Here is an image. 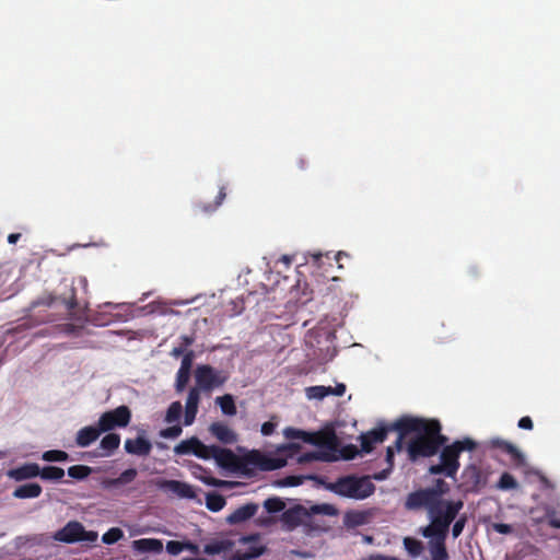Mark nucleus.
I'll return each mask as SVG.
<instances>
[{"label": "nucleus", "mask_w": 560, "mask_h": 560, "mask_svg": "<svg viewBox=\"0 0 560 560\" xmlns=\"http://www.w3.org/2000/svg\"><path fill=\"white\" fill-rule=\"evenodd\" d=\"M392 429L398 432L395 442L397 452L402 450L405 438L415 433L407 444L408 457L412 462L436 455L448 441L447 436L441 433V423L435 419L402 417L393 423Z\"/></svg>", "instance_id": "f257e3e1"}, {"label": "nucleus", "mask_w": 560, "mask_h": 560, "mask_svg": "<svg viewBox=\"0 0 560 560\" xmlns=\"http://www.w3.org/2000/svg\"><path fill=\"white\" fill-rule=\"evenodd\" d=\"M429 498V500L421 501H405V509L415 512H427L430 523L422 527L421 530H427L431 535H435L440 532L448 533L451 524L456 520L464 508V501L460 499Z\"/></svg>", "instance_id": "f03ea898"}, {"label": "nucleus", "mask_w": 560, "mask_h": 560, "mask_svg": "<svg viewBox=\"0 0 560 560\" xmlns=\"http://www.w3.org/2000/svg\"><path fill=\"white\" fill-rule=\"evenodd\" d=\"M326 489L340 497L363 500L374 493L375 486L368 476L348 475L327 483Z\"/></svg>", "instance_id": "7ed1b4c3"}, {"label": "nucleus", "mask_w": 560, "mask_h": 560, "mask_svg": "<svg viewBox=\"0 0 560 560\" xmlns=\"http://www.w3.org/2000/svg\"><path fill=\"white\" fill-rule=\"evenodd\" d=\"M194 376L195 386L207 394L223 386L230 377L226 371L218 370L209 364L197 365Z\"/></svg>", "instance_id": "20e7f679"}, {"label": "nucleus", "mask_w": 560, "mask_h": 560, "mask_svg": "<svg viewBox=\"0 0 560 560\" xmlns=\"http://www.w3.org/2000/svg\"><path fill=\"white\" fill-rule=\"evenodd\" d=\"M57 303H61L66 306L69 318L82 319L84 317V310L79 306L77 292L72 285L67 293H62L61 295L47 294L34 301L32 306L37 307L43 305L51 307Z\"/></svg>", "instance_id": "39448f33"}, {"label": "nucleus", "mask_w": 560, "mask_h": 560, "mask_svg": "<svg viewBox=\"0 0 560 560\" xmlns=\"http://www.w3.org/2000/svg\"><path fill=\"white\" fill-rule=\"evenodd\" d=\"M334 508L328 504L314 505L310 510L303 505H295L285 510L281 515V521L288 529L292 530L302 524H305L313 514L324 513L332 514Z\"/></svg>", "instance_id": "423d86ee"}, {"label": "nucleus", "mask_w": 560, "mask_h": 560, "mask_svg": "<svg viewBox=\"0 0 560 560\" xmlns=\"http://www.w3.org/2000/svg\"><path fill=\"white\" fill-rule=\"evenodd\" d=\"M52 537L55 540L65 544L79 541L94 542L97 540L98 534L94 530H85L84 526L78 521H70L57 530Z\"/></svg>", "instance_id": "0eeeda50"}, {"label": "nucleus", "mask_w": 560, "mask_h": 560, "mask_svg": "<svg viewBox=\"0 0 560 560\" xmlns=\"http://www.w3.org/2000/svg\"><path fill=\"white\" fill-rule=\"evenodd\" d=\"M440 463L429 467L430 475L454 478L459 469V454L453 444L442 446Z\"/></svg>", "instance_id": "6e6552de"}, {"label": "nucleus", "mask_w": 560, "mask_h": 560, "mask_svg": "<svg viewBox=\"0 0 560 560\" xmlns=\"http://www.w3.org/2000/svg\"><path fill=\"white\" fill-rule=\"evenodd\" d=\"M131 420V410L129 407L121 405L113 410L101 415L98 425L103 432H109L115 428H126Z\"/></svg>", "instance_id": "1a4fd4ad"}, {"label": "nucleus", "mask_w": 560, "mask_h": 560, "mask_svg": "<svg viewBox=\"0 0 560 560\" xmlns=\"http://www.w3.org/2000/svg\"><path fill=\"white\" fill-rule=\"evenodd\" d=\"M259 539L260 537L258 534L242 536L238 542L248 547L245 551L236 550L232 555L231 560H252L264 555L266 547L259 544Z\"/></svg>", "instance_id": "9d476101"}, {"label": "nucleus", "mask_w": 560, "mask_h": 560, "mask_svg": "<svg viewBox=\"0 0 560 560\" xmlns=\"http://www.w3.org/2000/svg\"><path fill=\"white\" fill-rule=\"evenodd\" d=\"M450 485L444 479H436L433 486L419 488L408 493L405 501L429 500V497L440 499L444 498L450 492Z\"/></svg>", "instance_id": "9b49d317"}, {"label": "nucleus", "mask_w": 560, "mask_h": 560, "mask_svg": "<svg viewBox=\"0 0 560 560\" xmlns=\"http://www.w3.org/2000/svg\"><path fill=\"white\" fill-rule=\"evenodd\" d=\"M447 534L446 532H440L431 535L427 530H421V535L429 538L428 548L432 560H448L450 557L445 546Z\"/></svg>", "instance_id": "f8f14e48"}, {"label": "nucleus", "mask_w": 560, "mask_h": 560, "mask_svg": "<svg viewBox=\"0 0 560 560\" xmlns=\"http://www.w3.org/2000/svg\"><path fill=\"white\" fill-rule=\"evenodd\" d=\"M463 487L467 492H478L482 487L486 486V477L483 476L481 469L470 464L466 466L462 472Z\"/></svg>", "instance_id": "ddd939ff"}, {"label": "nucleus", "mask_w": 560, "mask_h": 560, "mask_svg": "<svg viewBox=\"0 0 560 560\" xmlns=\"http://www.w3.org/2000/svg\"><path fill=\"white\" fill-rule=\"evenodd\" d=\"M392 428L393 424L389 427H380L362 433L359 438L361 441V451L363 453H371L374 450L375 444L383 443L386 440L389 431H395Z\"/></svg>", "instance_id": "4468645a"}, {"label": "nucleus", "mask_w": 560, "mask_h": 560, "mask_svg": "<svg viewBox=\"0 0 560 560\" xmlns=\"http://www.w3.org/2000/svg\"><path fill=\"white\" fill-rule=\"evenodd\" d=\"M243 464L258 467L261 470H273L282 466L280 459L269 458L258 451H253L241 458V466Z\"/></svg>", "instance_id": "2eb2a0df"}, {"label": "nucleus", "mask_w": 560, "mask_h": 560, "mask_svg": "<svg viewBox=\"0 0 560 560\" xmlns=\"http://www.w3.org/2000/svg\"><path fill=\"white\" fill-rule=\"evenodd\" d=\"M305 443L334 451L338 445V439L335 431L328 429L317 432H308Z\"/></svg>", "instance_id": "dca6fc26"}, {"label": "nucleus", "mask_w": 560, "mask_h": 560, "mask_svg": "<svg viewBox=\"0 0 560 560\" xmlns=\"http://www.w3.org/2000/svg\"><path fill=\"white\" fill-rule=\"evenodd\" d=\"M490 448H498L501 452L510 455L511 462L515 466H523L525 464V457L522 452L512 443L502 439H491L488 443Z\"/></svg>", "instance_id": "f3484780"}, {"label": "nucleus", "mask_w": 560, "mask_h": 560, "mask_svg": "<svg viewBox=\"0 0 560 560\" xmlns=\"http://www.w3.org/2000/svg\"><path fill=\"white\" fill-rule=\"evenodd\" d=\"M200 390L196 386L191 387L188 392L186 405H185V415H184V424L190 425L194 423L196 416L198 413V407L200 402Z\"/></svg>", "instance_id": "a211bd4d"}, {"label": "nucleus", "mask_w": 560, "mask_h": 560, "mask_svg": "<svg viewBox=\"0 0 560 560\" xmlns=\"http://www.w3.org/2000/svg\"><path fill=\"white\" fill-rule=\"evenodd\" d=\"M213 459L222 468L240 469L241 458L231 450L215 446Z\"/></svg>", "instance_id": "6ab92c4d"}, {"label": "nucleus", "mask_w": 560, "mask_h": 560, "mask_svg": "<svg viewBox=\"0 0 560 560\" xmlns=\"http://www.w3.org/2000/svg\"><path fill=\"white\" fill-rule=\"evenodd\" d=\"M39 474V465L36 463H25L7 472L9 478L18 482L36 478Z\"/></svg>", "instance_id": "aec40b11"}, {"label": "nucleus", "mask_w": 560, "mask_h": 560, "mask_svg": "<svg viewBox=\"0 0 560 560\" xmlns=\"http://www.w3.org/2000/svg\"><path fill=\"white\" fill-rule=\"evenodd\" d=\"M125 451L128 454L144 457L150 455L152 451V443L143 436H137L136 439H127L125 441Z\"/></svg>", "instance_id": "412c9836"}, {"label": "nucleus", "mask_w": 560, "mask_h": 560, "mask_svg": "<svg viewBox=\"0 0 560 560\" xmlns=\"http://www.w3.org/2000/svg\"><path fill=\"white\" fill-rule=\"evenodd\" d=\"M258 511V504L249 502L234 510L228 517L226 523L231 525L243 523L252 518Z\"/></svg>", "instance_id": "4be33fe9"}, {"label": "nucleus", "mask_w": 560, "mask_h": 560, "mask_svg": "<svg viewBox=\"0 0 560 560\" xmlns=\"http://www.w3.org/2000/svg\"><path fill=\"white\" fill-rule=\"evenodd\" d=\"M101 433H103V431L101 430V427L98 424L97 427H84L78 431L75 436V443L80 447H88L98 439Z\"/></svg>", "instance_id": "5701e85b"}, {"label": "nucleus", "mask_w": 560, "mask_h": 560, "mask_svg": "<svg viewBox=\"0 0 560 560\" xmlns=\"http://www.w3.org/2000/svg\"><path fill=\"white\" fill-rule=\"evenodd\" d=\"M209 431L213 436H215V439L224 444H233L237 441V436L234 431L223 422H213L210 425Z\"/></svg>", "instance_id": "b1692460"}, {"label": "nucleus", "mask_w": 560, "mask_h": 560, "mask_svg": "<svg viewBox=\"0 0 560 560\" xmlns=\"http://www.w3.org/2000/svg\"><path fill=\"white\" fill-rule=\"evenodd\" d=\"M163 487L179 498L194 499L196 497L194 488L183 481L166 480L164 481Z\"/></svg>", "instance_id": "393cba45"}, {"label": "nucleus", "mask_w": 560, "mask_h": 560, "mask_svg": "<svg viewBox=\"0 0 560 560\" xmlns=\"http://www.w3.org/2000/svg\"><path fill=\"white\" fill-rule=\"evenodd\" d=\"M132 547L139 552L160 553L163 550V544L156 538H141L133 540Z\"/></svg>", "instance_id": "a878e982"}, {"label": "nucleus", "mask_w": 560, "mask_h": 560, "mask_svg": "<svg viewBox=\"0 0 560 560\" xmlns=\"http://www.w3.org/2000/svg\"><path fill=\"white\" fill-rule=\"evenodd\" d=\"M42 492L43 488L40 485L30 482L15 488L12 494L16 499H35L38 498Z\"/></svg>", "instance_id": "bb28decb"}, {"label": "nucleus", "mask_w": 560, "mask_h": 560, "mask_svg": "<svg viewBox=\"0 0 560 560\" xmlns=\"http://www.w3.org/2000/svg\"><path fill=\"white\" fill-rule=\"evenodd\" d=\"M235 542L230 539L213 540L203 547V552L210 556L219 555L222 552L231 551Z\"/></svg>", "instance_id": "cd10ccee"}, {"label": "nucleus", "mask_w": 560, "mask_h": 560, "mask_svg": "<svg viewBox=\"0 0 560 560\" xmlns=\"http://www.w3.org/2000/svg\"><path fill=\"white\" fill-rule=\"evenodd\" d=\"M215 404L219 405L222 413L225 416H235L237 412L234 397L231 394L217 397Z\"/></svg>", "instance_id": "c85d7f7f"}, {"label": "nucleus", "mask_w": 560, "mask_h": 560, "mask_svg": "<svg viewBox=\"0 0 560 560\" xmlns=\"http://www.w3.org/2000/svg\"><path fill=\"white\" fill-rule=\"evenodd\" d=\"M120 445V435L118 433H108L101 440V448L105 451L104 455L109 456Z\"/></svg>", "instance_id": "c756f323"}, {"label": "nucleus", "mask_w": 560, "mask_h": 560, "mask_svg": "<svg viewBox=\"0 0 560 560\" xmlns=\"http://www.w3.org/2000/svg\"><path fill=\"white\" fill-rule=\"evenodd\" d=\"M199 442H200V440L196 436H192L187 440H183L174 447V452L177 455H185V454H194L195 455Z\"/></svg>", "instance_id": "7c9ffc66"}, {"label": "nucleus", "mask_w": 560, "mask_h": 560, "mask_svg": "<svg viewBox=\"0 0 560 560\" xmlns=\"http://www.w3.org/2000/svg\"><path fill=\"white\" fill-rule=\"evenodd\" d=\"M226 504L225 498L218 492H210L206 495V506L211 512L221 511Z\"/></svg>", "instance_id": "2f4dec72"}, {"label": "nucleus", "mask_w": 560, "mask_h": 560, "mask_svg": "<svg viewBox=\"0 0 560 560\" xmlns=\"http://www.w3.org/2000/svg\"><path fill=\"white\" fill-rule=\"evenodd\" d=\"M39 471L40 474L38 477H40L43 480L58 481L65 476V470L57 466H45L43 468L39 467Z\"/></svg>", "instance_id": "473e14b6"}, {"label": "nucleus", "mask_w": 560, "mask_h": 560, "mask_svg": "<svg viewBox=\"0 0 560 560\" xmlns=\"http://www.w3.org/2000/svg\"><path fill=\"white\" fill-rule=\"evenodd\" d=\"M226 197L225 187H221L213 203H198L196 207L200 212L211 213L215 211Z\"/></svg>", "instance_id": "72a5a7b5"}, {"label": "nucleus", "mask_w": 560, "mask_h": 560, "mask_svg": "<svg viewBox=\"0 0 560 560\" xmlns=\"http://www.w3.org/2000/svg\"><path fill=\"white\" fill-rule=\"evenodd\" d=\"M92 470L90 466L73 465L68 468V476L77 480H83L92 474Z\"/></svg>", "instance_id": "f704fd0d"}, {"label": "nucleus", "mask_w": 560, "mask_h": 560, "mask_svg": "<svg viewBox=\"0 0 560 560\" xmlns=\"http://www.w3.org/2000/svg\"><path fill=\"white\" fill-rule=\"evenodd\" d=\"M365 522H366V516L363 512L353 511V512H348L345 515V524L348 527H357V526L363 525Z\"/></svg>", "instance_id": "c9c22d12"}, {"label": "nucleus", "mask_w": 560, "mask_h": 560, "mask_svg": "<svg viewBox=\"0 0 560 560\" xmlns=\"http://www.w3.org/2000/svg\"><path fill=\"white\" fill-rule=\"evenodd\" d=\"M183 412V406L180 401H173L166 411L165 422L173 423L179 420Z\"/></svg>", "instance_id": "e433bc0d"}, {"label": "nucleus", "mask_w": 560, "mask_h": 560, "mask_svg": "<svg viewBox=\"0 0 560 560\" xmlns=\"http://www.w3.org/2000/svg\"><path fill=\"white\" fill-rule=\"evenodd\" d=\"M404 546L406 550L409 552V555L412 557H418L423 550L422 542L412 537H406L404 539Z\"/></svg>", "instance_id": "4c0bfd02"}, {"label": "nucleus", "mask_w": 560, "mask_h": 560, "mask_svg": "<svg viewBox=\"0 0 560 560\" xmlns=\"http://www.w3.org/2000/svg\"><path fill=\"white\" fill-rule=\"evenodd\" d=\"M264 508L268 513H279L284 510L285 503L278 497L268 498L264 502Z\"/></svg>", "instance_id": "58836bf2"}, {"label": "nucleus", "mask_w": 560, "mask_h": 560, "mask_svg": "<svg viewBox=\"0 0 560 560\" xmlns=\"http://www.w3.org/2000/svg\"><path fill=\"white\" fill-rule=\"evenodd\" d=\"M501 490H512L518 487L516 479L509 472H503L497 483Z\"/></svg>", "instance_id": "ea45409f"}, {"label": "nucleus", "mask_w": 560, "mask_h": 560, "mask_svg": "<svg viewBox=\"0 0 560 560\" xmlns=\"http://www.w3.org/2000/svg\"><path fill=\"white\" fill-rule=\"evenodd\" d=\"M122 537L124 532L119 527H112L102 536V541L106 545H113Z\"/></svg>", "instance_id": "a19ab883"}, {"label": "nucleus", "mask_w": 560, "mask_h": 560, "mask_svg": "<svg viewBox=\"0 0 560 560\" xmlns=\"http://www.w3.org/2000/svg\"><path fill=\"white\" fill-rule=\"evenodd\" d=\"M42 458L46 462H66L69 455L65 451L50 450L43 453Z\"/></svg>", "instance_id": "79ce46f5"}, {"label": "nucleus", "mask_w": 560, "mask_h": 560, "mask_svg": "<svg viewBox=\"0 0 560 560\" xmlns=\"http://www.w3.org/2000/svg\"><path fill=\"white\" fill-rule=\"evenodd\" d=\"M190 378V372L178 370L175 380L176 393H182L186 388Z\"/></svg>", "instance_id": "37998d69"}, {"label": "nucleus", "mask_w": 560, "mask_h": 560, "mask_svg": "<svg viewBox=\"0 0 560 560\" xmlns=\"http://www.w3.org/2000/svg\"><path fill=\"white\" fill-rule=\"evenodd\" d=\"M215 446L217 445H206L200 441L195 455L202 459H211L213 458Z\"/></svg>", "instance_id": "c03bdc74"}, {"label": "nucleus", "mask_w": 560, "mask_h": 560, "mask_svg": "<svg viewBox=\"0 0 560 560\" xmlns=\"http://www.w3.org/2000/svg\"><path fill=\"white\" fill-rule=\"evenodd\" d=\"M455 448L457 450L458 454L460 455L464 451H474L477 447V444L475 441H472L469 438H465L464 440H458L453 443Z\"/></svg>", "instance_id": "a18cd8bd"}, {"label": "nucleus", "mask_w": 560, "mask_h": 560, "mask_svg": "<svg viewBox=\"0 0 560 560\" xmlns=\"http://www.w3.org/2000/svg\"><path fill=\"white\" fill-rule=\"evenodd\" d=\"M284 435L289 440H301L305 442V439L308 436V432L301 429L287 428L284 430Z\"/></svg>", "instance_id": "49530a36"}, {"label": "nucleus", "mask_w": 560, "mask_h": 560, "mask_svg": "<svg viewBox=\"0 0 560 560\" xmlns=\"http://www.w3.org/2000/svg\"><path fill=\"white\" fill-rule=\"evenodd\" d=\"M453 523L454 524L452 527V535L454 538H458L462 535V533L466 526L467 516L465 514L457 516Z\"/></svg>", "instance_id": "de8ad7c7"}, {"label": "nucleus", "mask_w": 560, "mask_h": 560, "mask_svg": "<svg viewBox=\"0 0 560 560\" xmlns=\"http://www.w3.org/2000/svg\"><path fill=\"white\" fill-rule=\"evenodd\" d=\"M306 396L310 399H323L326 397L325 386L316 385L306 388Z\"/></svg>", "instance_id": "09e8293b"}, {"label": "nucleus", "mask_w": 560, "mask_h": 560, "mask_svg": "<svg viewBox=\"0 0 560 560\" xmlns=\"http://www.w3.org/2000/svg\"><path fill=\"white\" fill-rule=\"evenodd\" d=\"M359 450L355 445L349 444L340 450V457L346 460H351L357 457Z\"/></svg>", "instance_id": "8fccbe9b"}, {"label": "nucleus", "mask_w": 560, "mask_h": 560, "mask_svg": "<svg viewBox=\"0 0 560 560\" xmlns=\"http://www.w3.org/2000/svg\"><path fill=\"white\" fill-rule=\"evenodd\" d=\"M138 475L137 469L128 468L118 476V481L121 486L132 482Z\"/></svg>", "instance_id": "3c124183"}, {"label": "nucleus", "mask_w": 560, "mask_h": 560, "mask_svg": "<svg viewBox=\"0 0 560 560\" xmlns=\"http://www.w3.org/2000/svg\"><path fill=\"white\" fill-rule=\"evenodd\" d=\"M180 433H182V427L176 424V425L163 429L160 434H161V436H163L165 439H174V438L179 436Z\"/></svg>", "instance_id": "603ef678"}, {"label": "nucleus", "mask_w": 560, "mask_h": 560, "mask_svg": "<svg viewBox=\"0 0 560 560\" xmlns=\"http://www.w3.org/2000/svg\"><path fill=\"white\" fill-rule=\"evenodd\" d=\"M184 550V542L177 540H170L166 544V551L170 555L176 556Z\"/></svg>", "instance_id": "864d4df0"}, {"label": "nucleus", "mask_w": 560, "mask_h": 560, "mask_svg": "<svg viewBox=\"0 0 560 560\" xmlns=\"http://www.w3.org/2000/svg\"><path fill=\"white\" fill-rule=\"evenodd\" d=\"M192 360L194 352L191 350L187 351L182 359L180 366L178 370L191 372Z\"/></svg>", "instance_id": "5fc2aeb1"}, {"label": "nucleus", "mask_w": 560, "mask_h": 560, "mask_svg": "<svg viewBox=\"0 0 560 560\" xmlns=\"http://www.w3.org/2000/svg\"><path fill=\"white\" fill-rule=\"evenodd\" d=\"M492 528L499 533V534H503V535H508V534H511L513 532V528L510 524H504V523H494L492 525Z\"/></svg>", "instance_id": "6e6d98bb"}, {"label": "nucleus", "mask_w": 560, "mask_h": 560, "mask_svg": "<svg viewBox=\"0 0 560 560\" xmlns=\"http://www.w3.org/2000/svg\"><path fill=\"white\" fill-rule=\"evenodd\" d=\"M302 480L300 477H296V476H288L285 477L284 479H282L280 481V485L281 486H284V487H295V486H299L301 485Z\"/></svg>", "instance_id": "4d7b16f0"}, {"label": "nucleus", "mask_w": 560, "mask_h": 560, "mask_svg": "<svg viewBox=\"0 0 560 560\" xmlns=\"http://www.w3.org/2000/svg\"><path fill=\"white\" fill-rule=\"evenodd\" d=\"M518 428L520 429H523V430H532L534 424H533V420L530 417L528 416H525V417H522L520 420H518V423H517Z\"/></svg>", "instance_id": "13d9d810"}, {"label": "nucleus", "mask_w": 560, "mask_h": 560, "mask_svg": "<svg viewBox=\"0 0 560 560\" xmlns=\"http://www.w3.org/2000/svg\"><path fill=\"white\" fill-rule=\"evenodd\" d=\"M275 429H276V423H273L271 421H266L262 423L260 431H261L262 435L268 436L273 433Z\"/></svg>", "instance_id": "bf43d9fd"}, {"label": "nucleus", "mask_w": 560, "mask_h": 560, "mask_svg": "<svg viewBox=\"0 0 560 560\" xmlns=\"http://www.w3.org/2000/svg\"><path fill=\"white\" fill-rule=\"evenodd\" d=\"M396 445L388 446L386 450V462L389 464L390 468L394 465V456H395Z\"/></svg>", "instance_id": "052dcab7"}, {"label": "nucleus", "mask_w": 560, "mask_h": 560, "mask_svg": "<svg viewBox=\"0 0 560 560\" xmlns=\"http://www.w3.org/2000/svg\"><path fill=\"white\" fill-rule=\"evenodd\" d=\"M184 550H188L194 555H198L200 552L199 546L191 541H184Z\"/></svg>", "instance_id": "680f3d73"}, {"label": "nucleus", "mask_w": 560, "mask_h": 560, "mask_svg": "<svg viewBox=\"0 0 560 560\" xmlns=\"http://www.w3.org/2000/svg\"><path fill=\"white\" fill-rule=\"evenodd\" d=\"M361 560H398L397 558L395 557H389V556H384V555H371L366 558H363Z\"/></svg>", "instance_id": "e2e57ef3"}, {"label": "nucleus", "mask_w": 560, "mask_h": 560, "mask_svg": "<svg viewBox=\"0 0 560 560\" xmlns=\"http://www.w3.org/2000/svg\"><path fill=\"white\" fill-rule=\"evenodd\" d=\"M103 485H104L105 488H108V489L109 488H117V487L121 486L120 482L118 481V477L117 478H113V479H107V480L104 481Z\"/></svg>", "instance_id": "0e129e2a"}, {"label": "nucleus", "mask_w": 560, "mask_h": 560, "mask_svg": "<svg viewBox=\"0 0 560 560\" xmlns=\"http://www.w3.org/2000/svg\"><path fill=\"white\" fill-rule=\"evenodd\" d=\"M186 353V350H185V347H175L173 348V350L171 351V355L174 357V358H179V357H184V354Z\"/></svg>", "instance_id": "69168bd1"}, {"label": "nucleus", "mask_w": 560, "mask_h": 560, "mask_svg": "<svg viewBox=\"0 0 560 560\" xmlns=\"http://www.w3.org/2000/svg\"><path fill=\"white\" fill-rule=\"evenodd\" d=\"M334 396H342L346 392V385L340 383L332 387Z\"/></svg>", "instance_id": "338daca9"}, {"label": "nucleus", "mask_w": 560, "mask_h": 560, "mask_svg": "<svg viewBox=\"0 0 560 560\" xmlns=\"http://www.w3.org/2000/svg\"><path fill=\"white\" fill-rule=\"evenodd\" d=\"M182 339V347H185V350L194 343V338L187 335H184L180 337Z\"/></svg>", "instance_id": "774afa93"}]
</instances>
